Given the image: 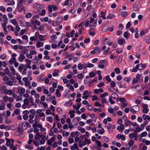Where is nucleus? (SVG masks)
Returning a JSON list of instances; mask_svg holds the SVG:
<instances>
[{
    "mask_svg": "<svg viewBox=\"0 0 150 150\" xmlns=\"http://www.w3.org/2000/svg\"><path fill=\"white\" fill-rule=\"evenodd\" d=\"M24 0H20L17 3V7L18 8H20L21 7L22 4Z\"/></svg>",
    "mask_w": 150,
    "mask_h": 150,
    "instance_id": "a878e982",
    "label": "nucleus"
},
{
    "mask_svg": "<svg viewBox=\"0 0 150 150\" xmlns=\"http://www.w3.org/2000/svg\"><path fill=\"white\" fill-rule=\"evenodd\" d=\"M5 139L6 140V146H9L11 145V142L10 140L6 138H5Z\"/></svg>",
    "mask_w": 150,
    "mask_h": 150,
    "instance_id": "37998d69",
    "label": "nucleus"
},
{
    "mask_svg": "<svg viewBox=\"0 0 150 150\" xmlns=\"http://www.w3.org/2000/svg\"><path fill=\"white\" fill-rule=\"evenodd\" d=\"M112 125H110L107 127V129L108 131L110 133H112V129H111Z\"/></svg>",
    "mask_w": 150,
    "mask_h": 150,
    "instance_id": "58836bf2",
    "label": "nucleus"
},
{
    "mask_svg": "<svg viewBox=\"0 0 150 150\" xmlns=\"http://www.w3.org/2000/svg\"><path fill=\"white\" fill-rule=\"evenodd\" d=\"M108 93L107 92H105L103 94H101L100 95V96L101 98H103L105 97L106 96H108Z\"/></svg>",
    "mask_w": 150,
    "mask_h": 150,
    "instance_id": "49530a36",
    "label": "nucleus"
},
{
    "mask_svg": "<svg viewBox=\"0 0 150 150\" xmlns=\"http://www.w3.org/2000/svg\"><path fill=\"white\" fill-rule=\"evenodd\" d=\"M104 129L102 128L100 129H98L97 131V132L100 134H103L104 133Z\"/></svg>",
    "mask_w": 150,
    "mask_h": 150,
    "instance_id": "dca6fc26",
    "label": "nucleus"
},
{
    "mask_svg": "<svg viewBox=\"0 0 150 150\" xmlns=\"http://www.w3.org/2000/svg\"><path fill=\"white\" fill-rule=\"evenodd\" d=\"M55 97L54 96H52L48 98L47 97V101H51V100H55Z\"/></svg>",
    "mask_w": 150,
    "mask_h": 150,
    "instance_id": "2f4dec72",
    "label": "nucleus"
},
{
    "mask_svg": "<svg viewBox=\"0 0 150 150\" xmlns=\"http://www.w3.org/2000/svg\"><path fill=\"white\" fill-rule=\"evenodd\" d=\"M3 18L4 19L3 21L5 23H8V19L7 18L6 15H3Z\"/></svg>",
    "mask_w": 150,
    "mask_h": 150,
    "instance_id": "bb28decb",
    "label": "nucleus"
},
{
    "mask_svg": "<svg viewBox=\"0 0 150 150\" xmlns=\"http://www.w3.org/2000/svg\"><path fill=\"white\" fill-rule=\"evenodd\" d=\"M43 42H41L39 41H38L36 43V46L37 48L42 47L43 45Z\"/></svg>",
    "mask_w": 150,
    "mask_h": 150,
    "instance_id": "ddd939ff",
    "label": "nucleus"
},
{
    "mask_svg": "<svg viewBox=\"0 0 150 150\" xmlns=\"http://www.w3.org/2000/svg\"><path fill=\"white\" fill-rule=\"evenodd\" d=\"M55 94L57 97L59 98L60 97L61 95L60 93V91L59 90L57 89L55 92Z\"/></svg>",
    "mask_w": 150,
    "mask_h": 150,
    "instance_id": "473e14b6",
    "label": "nucleus"
},
{
    "mask_svg": "<svg viewBox=\"0 0 150 150\" xmlns=\"http://www.w3.org/2000/svg\"><path fill=\"white\" fill-rule=\"evenodd\" d=\"M24 104L28 105L29 104V101L28 99H25L24 100Z\"/></svg>",
    "mask_w": 150,
    "mask_h": 150,
    "instance_id": "13d9d810",
    "label": "nucleus"
},
{
    "mask_svg": "<svg viewBox=\"0 0 150 150\" xmlns=\"http://www.w3.org/2000/svg\"><path fill=\"white\" fill-rule=\"evenodd\" d=\"M54 137H52L50 140H47V144L51 145V143L54 142Z\"/></svg>",
    "mask_w": 150,
    "mask_h": 150,
    "instance_id": "2eb2a0df",
    "label": "nucleus"
},
{
    "mask_svg": "<svg viewBox=\"0 0 150 150\" xmlns=\"http://www.w3.org/2000/svg\"><path fill=\"white\" fill-rule=\"evenodd\" d=\"M108 100L110 102L111 104H113L115 103V101L112 100V99L111 97H110L108 99Z\"/></svg>",
    "mask_w": 150,
    "mask_h": 150,
    "instance_id": "69168bd1",
    "label": "nucleus"
},
{
    "mask_svg": "<svg viewBox=\"0 0 150 150\" xmlns=\"http://www.w3.org/2000/svg\"><path fill=\"white\" fill-rule=\"evenodd\" d=\"M4 72L5 74H8L9 76H11L12 75V74L9 73V71L7 68H6L4 70Z\"/></svg>",
    "mask_w": 150,
    "mask_h": 150,
    "instance_id": "b1692460",
    "label": "nucleus"
},
{
    "mask_svg": "<svg viewBox=\"0 0 150 150\" xmlns=\"http://www.w3.org/2000/svg\"><path fill=\"white\" fill-rule=\"evenodd\" d=\"M93 110L95 112L98 111L99 112H100L102 111V110L100 109L95 108L93 109Z\"/></svg>",
    "mask_w": 150,
    "mask_h": 150,
    "instance_id": "0e129e2a",
    "label": "nucleus"
},
{
    "mask_svg": "<svg viewBox=\"0 0 150 150\" xmlns=\"http://www.w3.org/2000/svg\"><path fill=\"white\" fill-rule=\"evenodd\" d=\"M13 92L11 90H7L5 94H8L10 95H11L13 94Z\"/></svg>",
    "mask_w": 150,
    "mask_h": 150,
    "instance_id": "7c9ffc66",
    "label": "nucleus"
},
{
    "mask_svg": "<svg viewBox=\"0 0 150 150\" xmlns=\"http://www.w3.org/2000/svg\"><path fill=\"white\" fill-rule=\"evenodd\" d=\"M25 59V56L23 54H20L19 57L18 58V60L22 62Z\"/></svg>",
    "mask_w": 150,
    "mask_h": 150,
    "instance_id": "1a4fd4ad",
    "label": "nucleus"
},
{
    "mask_svg": "<svg viewBox=\"0 0 150 150\" xmlns=\"http://www.w3.org/2000/svg\"><path fill=\"white\" fill-rule=\"evenodd\" d=\"M125 125L126 127H127L128 125H130L131 122L128 119H125L124 120Z\"/></svg>",
    "mask_w": 150,
    "mask_h": 150,
    "instance_id": "f8f14e48",
    "label": "nucleus"
},
{
    "mask_svg": "<svg viewBox=\"0 0 150 150\" xmlns=\"http://www.w3.org/2000/svg\"><path fill=\"white\" fill-rule=\"evenodd\" d=\"M31 61L33 63L37 65L41 64L42 63V61L38 59L37 56H35L34 58L31 60Z\"/></svg>",
    "mask_w": 150,
    "mask_h": 150,
    "instance_id": "f03ea898",
    "label": "nucleus"
},
{
    "mask_svg": "<svg viewBox=\"0 0 150 150\" xmlns=\"http://www.w3.org/2000/svg\"><path fill=\"white\" fill-rule=\"evenodd\" d=\"M131 80V78L130 77H126L124 79V80L128 84H129L130 81Z\"/></svg>",
    "mask_w": 150,
    "mask_h": 150,
    "instance_id": "6ab92c4d",
    "label": "nucleus"
},
{
    "mask_svg": "<svg viewBox=\"0 0 150 150\" xmlns=\"http://www.w3.org/2000/svg\"><path fill=\"white\" fill-rule=\"evenodd\" d=\"M100 14L101 15V17L104 20H105L106 18L105 16L106 13L103 11H102L100 13Z\"/></svg>",
    "mask_w": 150,
    "mask_h": 150,
    "instance_id": "f3484780",
    "label": "nucleus"
},
{
    "mask_svg": "<svg viewBox=\"0 0 150 150\" xmlns=\"http://www.w3.org/2000/svg\"><path fill=\"white\" fill-rule=\"evenodd\" d=\"M117 42L120 45H122L125 43V40L123 38L120 39L118 40Z\"/></svg>",
    "mask_w": 150,
    "mask_h": 150,
    "instance_id": "9d476101",
    "label": "nucleus"
},
{
    "mask_svg": "<svg viewBox=\"0 0 150 150\" xmlns=\"http://www.w3.org/2000/svg\"><path fill=\"white\" fill-rule=\"evenodd\" d=\"M134 143V142L132 140H130L128 143V145L130 147L132 146L133 145Z\"/></svg>",
    "mask_w": 150,
    "mask_h": 150,
    "instance_id": "680f3d73",
    "label": "nucleus"
},
{
    "mask_svg": "<svg viewBox=\"0 0 150 150\" xmlns=\"http://www.w3.org/2000/svg\"><path fill=\"white\" fill-rule=\"evenodd\" d=\"M21 128L23 130H25L27 129L26 122L22 123Z\"/></svg>",
    "mask_w": 150,
    "mask_h": 150,
    "instance_id": "412c9836",
    "label": "nucleus"
},
{
    "mask_svg": "<svg viewBox=\"0 0 150 150\" xmlns=\"http://www.w3.org/2000/svg\"><path fill=\"white\" fill-rule=\"evenodd\" d=\"M5 103L2 100H0V110H3L5 108Z\"/></svg>",
    "mask_w": 150,
    "mask_h": 150,
    "instance_id": "423d86ee",
    "label": "nucleus"
},
{
    "mask_svg": "<svg viewBox=\"0 0 150 150\" xmlns=\"http://www.w3.org/2000/svg\"><path fill=\"white\" fill-rule=\"evenodd\" d=\"M2 89L3 91H4L3 93H5L6 91L7 90V88L6 86H4L2 87Z\"/></svg>",
    "mask_w": 150,
    "mask_h": 150,
    "instance_id": "de8ad7c7",
    "label": "nucleus"
},
{
    "mask_svg": "<svg viewBox=\"0 0 150 150\" xmlns=\"http://www.w3.org/2000/svg\"><path fill=\"white\" fill-rule=\"evenodd\" d=\"M114 17V15L112 14H110L108 15L107 17V18L108 19H111Z\"/></svg>",
    "mask_w": 150,
    "mask_h": 150,
    "instance_id": "a18cd8bd",
    "label": "nucleus"
},
{
    "mask_svg": "<svg viewBox=\"0 0 150 150\" xmlns=\"http://www.w3.org/2000/svg\"><path fill=\"white\" fill-rule=\"evenodd\" d=\"M48 10L49 11H52V8L53 11L57 10L58 6H57L52 5V6L49 5L48 6Z\"/></svg>",
    "mask_w": 150,
    "mask_h": 150,
    "instance_id": "20e7f679",
    "label": "nucleus"
},
{
    "mask_svg": "<svg viewBox=\"0 0 150 150\" xmlns=\"http://www.w3.org/2000/svg\"><path fill=\"white\" fill-rule=\"evenodd\" d=\"M12 23L14 25H16L18 24V23L16 21V19H14L12 20L11 21Z\"/></svg>",
    "mask_w": 150,
    "mask_h": 150,
    "instance_id": "72a5a7b5",
    "label": "nucleus"
},
{
    "mask_svg": "<svg viewBox=\"0 0 150 150\" xmlns=\"http://www.w3.org/2000/svg\"><path fill=\"white\" fill-rule=\"evenodd\" d=\"M59 71L58 70H55L54 71V73L52 74V75L54 76H56L58 75V72H59Z\"/></svg>",
    "mask_w": 150,
    "mask_h": 150,
    "instance_id": "c03bdc74",
    "label": "nucleus"
},
{
    "mask_svg": "<svg viewBox=\"0 0 150 150\" xmlns=\"http://www.w3.org/2000/svg\"><path fill=\"white\" fill-rule=\"evenodd\" d=\"M110 47H108L107 49L105 50L103 52V54L104 55L107 54L108 52L110 51Z\"/></svg>",
    "mask_w": 150,
    "mask_h": 150,
    "instance_id": "864d4df0",
    "label": "nucleus"
},
{
    "mask_svg": "<svg viewBox=\"0 0 150 150\" xmlns=\"http://www.w3.org/2000/svg\"><path fill=\"white\" fill-rule=\"evenodd\" d=\"M139 110V107L138 105L133 106L131 108L130 111L133 113L135 114L137 112H138Z\"/></svg>",
    "mask_w": 150,
    "mask_h": 150,
    "instance_id": "f257e3e1",
    "label": "nucleus"
},
{
    "mask_svg": "<svg viewBox=\"0 0 150 150\" xmlns=\"http://www.w3.org/2000/svg\"><path fill=\"white\" fill-rule=\"evenodd\" d=\"M130 34L127 32H124L123 34L124 37L127 39H128L129 38Z\"/></svg>",
    "mask_w": 150,
    "mask_h": 150,
    "instance_id": "c756f323",
    "label": "nucleus"
},
{
    "mask_svg": "<svg viewBox=\"0 0 150 150\" xmlns=\"http://www.w3.org/2000/svg\"><path fill=\"white\" fill-rule=\"evenodd\" d=\"M108 30V28L107 27L104 26V27L102 30V32L103 33H104L106 32Z\"/></svg>",
    "mask_w": 150,
    "mask_h": 150,
    "instance_id": "bf43d9fd",
    "label": "nucleus"
},
{
    "mask_svg": "<svg viewBox=\"0 0 150 150\" xmlns=\"http://www.w3.org/2000/svg\"><path fill=\"white\" fill-rule=\"evenodd\" d=\"M89 76L90 77L93 78L96 76V74L93 72H91L89 73Z\"/></svg>",
    "mask_w": 150,
    "mask_h": 150,
    "instance_id": "c9c22d12",
    "label": "nucleus"
},
{
    "mask_svg": "<svg viewBox=\"0 0 150 150\" xmlns=\"http://www.w3.org/2000/svg\"><path fill=\"white\" fill-rule=\"evenodd\" d=\"M147 135V133L145 131L142 133L140 134L139 136L141 137H146Z\"/></svg>",
    "mask_w": 150,
    "mask_h": 150,
    "instance_id": "4c0bfd02",
    "label": "nucleus"
},
{
    "mask_svg": "<svg viewBox=\"0 0 150 150\" xmlns=\"http://www.w3.org/2000/svg\"><path fill=\"white\" fill-rule=\"evenodd\" d=\"M117 129L119 131H122L125 129V126L123 124H121L120 126H118Z\"/></svg>",
    "mask_w": 150,
    "mask_h": 150,
    "instance_id": "9b49d317",
    "label": "nucleus"
},
{
    "mask_svg": "<svg viewBox=\"0 0 150 150\" xmlns=\"http://www.w3.org/2000/svg\"><path fill=\"white\" fill-rule=\"evenodd\" d=\"M6 83L11 86L13 85V83L12 81L10 80H8L6 82Z\"/></svg>",
    "mask_w": 150,
    "mask_h": 150,
    "instance_id": "603ef678",
    "label": "nucleus"
},
{
    "mask_svg": "<svg viewBox=\"0 0 150 150\" xmlns=\"http://www.w3.org/2000/svg\"><path fill=\"white\" fill-rule=\"evenodd\" d=\"M97 24V21L94 22L93 24L90 26L91 28V29H94L96 26Z\"/></svg>",
    "mask_w": 150,
    "mask_h": 150,
    "instance_id": "f704fd0d",
    "label": "nucleus"
},
{
    "mask_svg": "<svg viewBox=\"0 0 150 150\" xmlns=\"http://www.w3.org/2000/svg\"><path fill=\"white\" fill-rule=\"evenodd\" d=\"M25 148L28 149L32 150L33 149V147L32 146H29L28 145H25Z\"/></svg>",
    "mask_w": 150,
    "mask_h": 150,
    "instance_id": "09e8293b",
    "label": "nucleus"
},
{
    "mask_svg": "<svg viewBox=\"0 0 150 150\" xmlns=\"http://www.w3.org/2000/svg\"><path fill=\"white\" fill-rule=\"evenodd\" d=\"M149 31L148 29H146L145 30H142L140 33V35L141 36H143L145 35L146 33H147Z\"/></svg>",
    "mask_w": 150,
    "mask_h": 150,
    "instance_id": "6e6552de",
    "label": "nucleus"
},
{
    "mask_svg": "<svg viewBox=\"0 0 150 150\" xmlns=\"http://www.w3.org/2000/svg\"><path fill=\"white\" fill-rule=\"evenodd\" d=\"M142 117L144 120H150V117L148 115H143L142 116Z\"/></svg>",
    "mask_w": 150,
    "mask_h": 150,
    "instance_id": "a211bd4d",
    "label": "nucleus"
},
{
    "mask_svg": "<svg viewBox=\"0 0 150 150\" xmlns=\"http://www.w3.org/2000/svg\"><path fill=\"white\" fill-rule=\"evenodd\" d=\"M46 138V136L43 135H41V139L39 141L40 144H44L45 142V139Z\"/></svg>",
    "mask_w": 150,
    "mask_h": 150,
    "instance_id": "0eeeda50",
    "label": "nucleus"
},
{
    "mask_svg": "<svg viewBox=\"0 0 150 150\" xmlns=\"http://www.w3.org/2000/svg\"><path fill=\"white\" fill-rule=\"evenodd\" d=\"M53 117H47V121L50 122V123L52 122L53 121Z\"/></svg>",
    "mask_w": 150,
    "mask_h": 150,
    "instance_id": "338daca9",
    "label": "nucleus"
},
{
    "mask_svg": "<svg viewBox=\"0 0 150 150\" xmlns=\"http://www.w3.org/2000/svg\"><path fill=\"white\" fill-rule=\"evenodd\" d=\"M8 97L6 96H4L2 98L3 100L5 102L7 101L8 100Z\"/></svg>",
    "mask_w": 150,
    "mask_h": 150,
    "instance_id": "4d7b16f0",
    "label": "nucleus"
},
{
    "mask_svg": "<svg viewBox=\"0 0 150 150\" xmlns=\"http://www.w3.org/2000/svg\"><path fill=\"white\" fill-rule=\"evenodd\" d=\"M41 135L40 134V133H38L34 135V138L36 139H40V138H41Z\"/></svg>",
    "mask_w": 150,
    "mask_h": 150,
    "instance_id": "5701e85b",
    "label": "nucleus"
},
{
    "mask_svg": "<svg viewBox=\"0 0 150 150\" xmlns=\"http://www.w3.org/2000/svg\"><path fill=\"white\" fill-rule=\"evenodd\" d=\"M24 64H21L18 67V70L20 71H21L23 69V67H24Z\"/></svg>",
    "mask_w": 150,
    "mask_h": 150,
    "instance_id": "a19ab883",
    "label": "nucleus"
},
{
    "mask_svg": "<svg viewBox=\"0 0 150 150\" xmlns=\"http://www.w3.org/2000/svg\"><path fill=\"white\" fill-rule=\"evenodd\" d=\"M77 67L78 69L80 70H82L83 68L85 69L86 68V64L85 63L83 64L79 63Z\"/></svg>",
    "mask_w": 150,
    "mask_h": 150,
    "instance_id": "39448f33",
    "label": "nucleus"
},
{
    "mask_svg": "<svg viewBox=\"0 0 150 150\" xmlns=\"http://www.w3.org/2000/svg\"><path fill=\"white\" fill-rule=\"evenodd\" d=\"M61 78L63 80V82L64 83H67L69 82L68 80L64 78L63 77H62Z\"/></svg>",
    "mask_w": 150,
    "mask_h": 150,
    "instance_id": "8fccbe9b",
    "label": "nucleus"
},
{
    "mask_svg": "<svg viewBox=\"0 0 150 150\" xmlns=\"http://www.w3.org/2000/svg\"><path fill=\"white\" fill-rule=\"evenodd\" d=\"M127 15V12L126 11H124L121 13V16L124 17H125Z\"/></svg>",
    "mask_w": 150,
    "mask_h": 150,
    "instance_id": "ea45409f",
    "label": "nucleus"
},
{
    "mask_svg": "<svg viewBox=\"0 0 150 150\" xmlns=\"http://www.w3.org/2000/svg\"><path fill=\"white\" fill-rule=\"evenodd\" d=\"M77 78L80 80H82L83 77V75L82 73H80L77 75Z\"/></svg>",
    "mask_w": 150,
    "mask_h": 150,
    "instance_id": "393cba45",
    "label": "nucleus"
},
{
    "mask_svg": "<svg viewBox=\"0 0 150 150\" xmlns=\"http://www.w3.org/2000/svg\"><path fill=\"white\" fill-rule=\"evenodd\" d=\"M32 16V14L30 13H27L25 15V17L27 18H30Z\"/></svg>",
    "mask_w": 150,
    "mask_h": 150,
    "instance_id": "6e6d98bb",
    "label": "nucleus"
},
{
    "mask_svg": "<svg viewBox=\"0 0 150 150\" xmlns=\"http://www.w3.org/2000/svg\"><path fill=\"white\" fill-rule=\"evenodd\" d=\"M96 142L97 144V146H98V147L100 148L102 146L101 144V142L100 141L98 140H96Z\"/></svg>",
    "mask_w": 150,
    "mask_h": 150,
    "instance_id": "e433bc0d",
    "label": "nucleus"
},
{
    "mask_svg": "<svg viewBox=\"0 0 150 150\" xmlns=\"http://www.w3.org/2000/svg\"><path fill=\"white\" fill-rule=\"evenodd\" d=\"M78 146L75 143L74 144L73 146H72L71 147V150H75L78 148Z\"/></svg>",
    "mask_w": 150,
    "mask_h": 150,
    "instance_id": "aec40b11",
    "label": "nucleus"
},
{
    "mask_svg": "<svg viewBox=\"0 0 150 150\" xmlns=\"http://www.w3.org/2000/svg\"><path fill=\"white\" fill-rule=\"evenodd\" d=\"M142 106L143 108V112L144 113H147L149 111L148 105L146 104L142 103Z\"/></svg>",
    "mask_w": 150,
    "mask_h": 150,
    "instance_id": "7ed1b4c3",
    "label": "nucleus"
},
{
    "mask_svg": "<svg viewBox=\"0 0 150 150\" xmlns=\"http://www.w3.org/2000/svg\"><path fill=\"white\" fill-rule=\"evenodd\" d=\"M21 76H20L19 75V74H17V77H16V79L18 80L20 82H21V83H23V82L21 81Z\"/></svg>",
    "mask_w": 150,
    "mask_h": 150,
    "instance_id": "3c124183",
    "label": "nucleus"
},
{
    "mask_svg": "<svg viewBox=\"0 0 150 150\" xmlns=\"http://www.w3.org/2000/svg\"><path fill=\"white\" fill-rule=\"evenodd\" d=\"M90 25L89 21L88 20H87L84 24V25L86 27H88L90 26Z\"/></svg>",
    "mask_w": 150,
    "mask_h": 150,
    "instance_id": "052dcab7",
    "label": "nucleus"
},
{
    "mask_svg": "<svg viewBox=\"0 0 150 150\" xmlns=\"http://www.w3.org/2000/svg\"><path fill=\"white\" fill-rule=\"evenodd\" d=\"M74 140L73 138H69L68 139V142L70 144L74 142Z\"/></svg>",
    "mask_w": 150,
    "mask_h": 150,
    "instance_id": "774afa93",
    "label": "nucleus"
},
{
    "mask_svg": "<svg viewBox=\"0 0 150 150\" xmlns=\"http://www.w3.org/2000/svg\"><path fill=\"white\" fill-rule=\"evenodd\" d=\"M69 135V133L68 132L64 131L62 133V135L64 137H66Z\"/></svg>",
    "mask_w": 150,
    "mask_h": 150,
    "instance_id": "cd10ccee",
    "label": "nucleus"
},
{
    "mask_svg": "<svg viewBox=\"0 0 150 150\" xmlns=\"http://www.w3.org/2000/svg\"><path fill=\"white\" fill-rule=\"evenodd\" d=\"M57 112L59 113H62V109L59 107H57Z\"/></svg>",
    "mask_w": 150,
    "mask_h": 150,
    "instance_id": "e2e57ef3",
    "label": "nucleus"
},
{
    "mask_svg": "<svg viewBox=\"0 0 150 150\" xmlns=\"http://www.w3.org/2000/svg\"><path fill=\"white\" fill-rule=\"evenodd\" d=\"M30 63H26L25 65H24V67H26L30 69L31 68V67L30 65Z\"/></svg>",
    "mask_w": 150,
    "mask_h": 150,
    "instance_id": "5fc2aeb1",
    "label": "nucleus"
},
{
    "mask_svg": "<svg viewBox=\"0 0 150 150\" xmlns=\"http://www.w3.org/2000/svg\"><path fill=\"white\" fill-rule=\"evenodd\" d=\"M10 69L12 71L11 74L13 75H14L15 74V71L13 67L12 66H11L10 67Z\"/></svg>",
    "mask_w": 150,
    "mask_h": 150,
    "instance_id": "c85d7f7f",
    "label": "nucleus"
},
{
    "mask_svg": "<svg viewBox=\"0 0 150 150\" xmlns=\"http://www.w3.org/2000/svg\"><path fill=\"white\" fill-rule=\"evenodd\" d=\"M142 142L145 143L146 145H148L150 144V141L149 140H146L145 139H142Z\"/></svg>",
    "mask_w": 150,
    "mask_h": 150,
    "instance_id": "4468645a",
    "label": "nucleus"
},
{
    "mask_svg": "<svg viewBox=\"0 0 150 150\" xmlns=\"http://www.w3.org/2000/svg\"><path fill=\"white\" fill-rule=\"evenodd\" d=\"M16 58L14 57H12L11 60H9V62L10 64H12L14 62H16Z\"/></svg>",
    "mask_w": 150,
    "mask_h": 150,
    "instance_id": "4be33fe9",
    "label": "nucleus"
},
{
    "mask_svg": "<svg viewBox=\"0 0 150 150\" xmlns=\"http://www.w3.org/2000/svg\"><path fill=\"white\" fill-rule=\"evenodd\" d=\"M114 71L117 74H119L120 73L121 71L120 69L118 68H116L115 69Z\"/></svg>",
    "mask_w": 150,
    "mask_h": 150,
    "instance_id": "79ce46f5",
    "label": "nucleus"
}]
</instances>
